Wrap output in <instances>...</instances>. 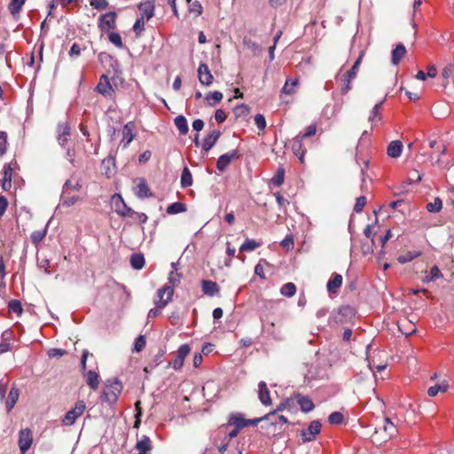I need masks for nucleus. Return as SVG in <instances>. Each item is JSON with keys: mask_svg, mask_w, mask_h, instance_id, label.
I'll use <instances>...</instances> for the list:
<instances>
[{"mask_svg": "<svg viewBox=\"0 0 454 454\" xmlns=\"http://www.w3.org/2000/svg\"><path fill=\"white\" fill-rule=\"evenodd\" d=\"M86 383L93 390H96L99 386V375L95 371L90 370L85 373Z\"/></svg>", "mask_w": 454, "mask_h": 454, "instance_id": "obj_24", "label": "nucleus"}, {"mask_svg": "<svg viewBox=\"0 0 454 454\" xmlns=\"http://www.w3.org/2000/svg\"><path fill=\"white\" fill-rule=\"evenodd\" d=\"M403 151V144L399 140H395L389 143L387 148V153L391 158H398Z\"/></svg>", "mask_w": 454, "mask_h": 454, "instance_id": "obj_21", "label": "nucleus"}, {"mask_svg": "<svg viewBox=\"0 0 454 454\" xmlns=\"http://www.w3.org/2000/svg\"><path fill=\"white\" fill-rule=\"evenodd\" d=\"M454 74V67L452 65L446 66L442 71V76L444 80L443 86H447L450 82V79L453 77Z\"/></svg>", "mask_w": 454, "mask_h": 454, "instance_id": "obj_42", "label": "nucleus"}, {"mask_svg": "<svg viewBox=\"0 0 454 454\" xmlns=\"http://www.w3.org/2000/svg\"><path fill=\"white\" fill-rule=\"evenodd\" d=\"M133 128L134 125L132 122L127 123L122 129V140L123 147H127L129 144L132 141L133 135Z\"/></svg>", "mask_w": 454, "mask_h": 454, "instance_id": "obj_23", "label": "nucleus"}, {"mask_svg": "<svg viewBox=\"0 0 454 454\" xmlns=\"http://www.w3.org/2000/svg\"><path fill=\"white\" fill-rule=\"evenodd\" d=\"M239 158L238 150H231L221 155L216 161V168L220 171H223L230 163Z\"/></svg>", "mask_w": 454, "mask_h": 454, "instance_id": "obj_9", "label": "nucleus"}, {"mask_svg": "<svg viewBox=\"0 0 454 454\" xmlns=\"http://www.w3.org/2000/svg\"><path fill=\"white\" fill-rule=\"evenodd\" d=\"M298 85V79L291 80L286 79L284 87L282 88V92L287 95H292L295 92V88Z\"/></svg>", "mask_w": 454, "mask_h": 454, "instance_id": "obj_39", "label": "nucleus"}, {"mask_svg": "<svg viewBox=\"0 0 454 454\" xmlns=\"http://www.w3.org/2000/svg\"><path fill=\"white\" fill-rule=\"evenodd\" d=\"M68 54L71 58H75V57L80 56V54H81L80 45L76 43H73Z\"/></svg>", "mask_w": 454, "mask_h": 454, "instance_id": "obj_64", "label": "nucleus"}, {"mask_svg": "<svg viewBox=\"0 0 454 454\" xmlns=\"http://www.w3.org/2000/svg\"><path fill=\"white\" fill-rule=\"evenodd\" d=\"M248 112H249V108L245 104H240V105L237 106L234 109V113L237 117L246 115L248 114Z\"/></svg>", "mask_w": 454, "mask_h": 454, "instance_id": "obj_59", "label": "nucleus"}, {"mask_svg": "<svg viewBox=\"0 0 454 454\" xmlns=\"http://www.w3.org/2000/svg\"><path fill=\"white\" fill-rule=\"evenodd\" d=\"M295 397H296L297 403L300 405L301 410L303 412L308 413V412L313 411L315 405H314L312 400L309 396L298 394V395H296Z\"/></svg>", "mask_w": 454, "mask_h": 454, "instance_id": "obj_16", "label": "nucleus"}, {"mask_svg": "<svg viewBox=\"0 0 454 454\" xmlns=\"http://www.w3.org/2000/svg\"><path fill=\"white\" fill-rule=\"evenodd\" d=\"M201 288L205 294L208 296H215L220 291L219 286L217 283L211 280H202Z\"/></svg>", "mask_w": 454, "mask_h": 454, "instance_id": "obj_18", "label": "nucleus"}, {"mask_svg": "<svg viewBox=\"0 0 454 454\" xmlns=\"http://www.w3.org/2000/svg\"><path fill=\"white\" fill-rule=\"evenodd\" d=\"M187 210V207L183 202H174L168 206L166 212L168 215H176L180 213H184Z\"/></svg>", "mask_w": 454, "mask_h": 454, "instance_id": "obj_30", "label": "nucleus"}, {"mask_svg": "<svg viewBox=\"0 0 454 454\" xmlns=\"http://www.w3.org/2000/svg\"><path fill=\"white\" fill-rule=\"evenodd\" d=\"M90 4L96 10L102 11L107 8V0H90Z\"/></svg>", "mask_w": 454, "mask_h": 454, "instance_id": "obj_52", "label": "nucleus"}, {"mask_svg": "<svg viewBox=\"0 0 454 454\" xmlns=\"http://www.w3.org/2000/svg\"><path fill=\"white\" fill-rule=\"evenodd\" d=\"M437 148H438V150H439V152H440V154H439V155H437L436 157H434V154H432V155L430 156V159H431V161H432V164H433V165H434V164H438V163L440 162V160H441V155L444 154V153H445V152H446V147H445V145H442H442H439L437 146Z\"/></svg>", "mask_w": 454, "mask_h": 454, "instance_id": "obj_58", "label": "nucleus"}, {"mask_svg": "<svg viewBox=\"0 0 454 454\" xmlns=\"http://www.w3.org/2000/svg\"><path fill=\"white\" fill-rule=\"evenodd\" d=\"M442 277V273L437 266H434L431 268L429 271V275L426 276L424 278V282H431L434 281L437 278Z\"/></svg>", "mask_w": 454, "mask_h": 454, "instance_id": "obj_46", "label": "nucleus"}, {"mask_svg": "<svg viewBox=\"0 0 454 454\" xmlns=\"http://www.w3.org/2000/svg\"><path fill=\"white\" fill-rule=\"evenodd\" d=\"M291 149L294 154L298 157L301 162H303L305 151L302 149V139L300 136H296L291 141Z\"/></svg>", "mask_w": 454, "mask_h": 454, "instance_id": "obj_15", "label": "nucleus"}, {"mask_svg": "<svg viewBox=\"0 0 454 454\" xmlns=\"http://www.w3.org/2000/svg\"><path fill=\"white\" fill-rule=\"evenodd\" d=\"M269 420H270V423L272 425H284L288 422L287 419L283 415H277L275 413V416H272Z\"/></svg>", "mask_w": 454, "mask_h": 454, "instance_id": "obj_60", "label": "nucleus"}, {"mask_svg": "<svg viewBox=\"0 0 454 454\" xmlns=\"http://www.w3.org/2000/svg\"><path fill=\"white\" fill-rule=\"evenodd\" d=\"M155 0H145L144 2V17L150 20L154 15Z\"/></svg>", "mask_w": 454, "mask_h": 454, "instance_id": "obj_36", "label": "nucleus"}, {"mask_svg": "<svg viewBox=\"0 0 454 454\" xmlns=\"http://www.w3.org/2000/svg\"><path fill=\"white\" fill-rule=\"evenodd\" d=\"M272 416H275V412H269L268 414L264 415L261 418H256L253 419H246V427L253 426L256 427L260 422L263 420H269Z\"/></svg>", "mask_w": 454, "mask_h": 454, "instance_id": "obj_47", "label": "nucleus"}, {"mask_svg": "<svg viewBox=\"0 0 454 454\" xmlns=\"http://www.w3.org/2000/svg\"><path fill=\"white\" fill-rule=\"evenodd\" d=\"M363 57H364V51H361L360 54H359V57L357 58V59L355 61L354 65L352 66V67L347 71L346 73L348 74V77H351V78H356V71L357 69L359 68V66L361 64V61L363 59Z\"/></svg>", "mask_w": 454, "mask_h": 454, "instance_id": "obj_48", "label": "nucleus"}, {"mask_svg": "<svg viewBox=\"0 0 454 454\" xmlns=\"http://www.w3.org/2000/svg\"><path fill=\"white\" fill-rule=\"evenodd\" d=\"M258 388V395L262 403L264 405H270L271 403V399L266 383L264 381H260Z\"/></svg>", "mask_w": 454, "mask_h": 454, "instance_id": "obj_19", "label": "nucleus"}, {"mask_svg": "<svg viewBox=\"0 0 454 454\" xmlns=\"http://www.w3.org/2000/svg\"><path fill=\"white\" fill-rule=\"evenodd\" d=\"M447 390V386L436 384L434 386L430 387L427 389V394L429 396L434 397L439 392H445Z\"/></svg>", "mask_w": 454, "mask_h": 454, "instance_id": "obj_50", "label": "nucleus"}, {"mask_svg": "<svg viewBox=\"0 0 454 454\" xmlns=\"http://www.w3.org/2000/svg\"><path fill=\"white\" fill-rule=\"evenodd\" d=\"M355 78L348 77V74L345 73L340 78V94H347L351 89L350 83Z\"/></svg>", "mask_w": 454, "mask_h": 454, "instance_id": "obj_34", "label": "nucleus"}, {"mask_svg": "<svg viewBox=\"0 0 454 454\" xmlns=\"http://www.w3.org/2000/svg\"><path fill=\"white\" fill-rule=\"evenodd\" d=\"M189 11L196 13L197 16L201 15L203 12V7L199 1H194L190 4Z\"/></svg>", "mask_w": 454, "mask_h": 454, "instance_id": "obj_56", "label": "nucleus"}, {"mask_svg": "<svg viewBox=\"0 0 454 454\" xmlns=\"http://www.w3.org/2000/svg\"><path fill=\"white\" fill-rule=\"evenodd\" d=\"M81 185L78 181L67 180L63 186V193L67 194L71 191H78Z\"/></svg>", "mask_w": 454, "mask_h": 454, "instance_id": "obj_44", "label": "nucleus"}, {"mask_svg": "<svg viewBox=\"0 0 454 454\" xmlns=\"http://www.w3.org/2000/svg\"><path fill=\"white\" fill-rule=\"evenodd\" d=\"M47 234V226L42 230L35 231L31 233L30 239L34 245H38Z\"/></svg>", "mask_w": 454, "mask_h": 454, "instance_id": "obj_37", "label": "nucleus"}, {"mask_svg": "<svg viewBox=\"0 0 454 454\" xmlns=\"http://www.w3.org/2000/svg\"><path fill=\"white\" fill-rule=\"evenodd\" d=\"M33 442L32 432L29 428H25L20 431L19 434V447L22 454H24Z\"/></svg>", "mask_w": 454, "mask_h": 454, "instance_id": "obj_8", "label": "nucleus"}, {"mask_svg": "<svg viewBox=\"0 0 454 454\" xmlns=\"http://www.w3.org/2000/svg\"><path fill=\"white\" fill-rule=\"evenodd\" d=\"M406 54V49L403 44H398L396 47L392 51V56H391V61L394 65H397L400 60L404 57Z\"/></svg>", "mask_w": 454, "mask_h": 454, "instance_id": "obj_26", "label": "nucleus"}, {"mask_svg": "<svg viewBox=\"0 0 454 454\" xmlns=\"http://www.w3.org/2000/svg\"><path fill=\"white\" fill-rule=\"evenodd\" d=\"M317 126L315 124H311L306 128L305 132L302 135H299L301 139L310 137L316 134Z\"/></svg>", "mask_w": 454, "mask_h": 454, "instance_id": "obj_61", "label": "nucleus"}, {"mask_svg": "<svg viewBox=\"0 0 454 454\" xmlns=\"http://www.w3.org/2000/svg\"><path fill=\"white\" fill-rule=\"evenodd\" d=\"M321 423L318 420H313L310 422L307 429L301 432L302 441L304 442H311L320 433Z\"/></svg>", "mask_w": 454, "mask_h": 454, "instance_id": "obj_5", "label": "nucleus"}, {"mask_svg": "<svg viewBox=\"0 0 454 454\" xmlns=\"http://www.w3.org/2000/svg\"><path fill=\"white\" fill-rule=\"evenodd\" d=\"M97 90L99 93L103 94L104 96H110L112 94L114 90L106 75L103 74L100 77L99 82L97 85Z\"/></svg>", "mask_w": 454, "mask_h": 454, "instance_id": "obj_20", "label": "nucleus"}, {"mask_svg": "<svg viewBox=\"0 0 454 454\" xmlns=\"http://www.w3.org/2000/svg\"><path fill=\"white\" fill-rule=\"evenodd\" d=\"M280 245L287 250L294 247V238L292 235H287L280 243Z\"/></svg>", "mask_w": 454, "mask_h": 454, "instance_id": "obj_63", "label": "nucleus"}, {"mask_svg": "<svg viewBox=\"0 0 454 454\" xmlns=\"http://www.w3.org/2000/svg\"><path fill=\"white\" fill-rule=\"evenodd\" d=\"M110 205L111 208L120 215L126 216L133 214L132 209L126 205L122 197L118 193L112 196Z\"/></svg>", "mask_w": 454, "mask_h": 454, "instance_id": "obj_2", "label": "nucleus"}, {"mask_svg": "<svg viewBox=\"0 0 454 454\" xmlns=\"http://www.w3.org/2000/svg\"><path fill=\"white\" fill-rule=\"evenodd\" d=\"M254 123L261 131L264 130L266 128V120L264 116L261 114H255Z\"/></svg>", "mask_w": 454, "mask_h": 454, "instance_id": "obj_57", "label": "nucleus"}, {"mask_svg": "<svg viewBox=\"0 0 454 454\" xmlns=\"http://www.w3.org/2000/svg\"><path fill=\"white\" fill-rule=\"evenodd\" d=\"M78 200H79V197L77 195H71L70 192H68L67 194H64L62 192L61 201H62V205L65 207L73 206L76 201H78Z\"/></svg>", "mask_w": 454, "mask_h": 454, "instance_id": "obj_41", "label": "nucleus"}, {"mask_svg": "<svg viewBox=\"0 0 454 454\" xmlns=\"http://www.w3.org/2000/svg\"><path fill=\"white\" fill-rule=\"evenodd\" d=\"M367 199L365 196H360L356 198V204L354 206V211L356 213H360L363 211L364 206L366 205Z\"/></svg>", "mask_w": 454, "mask_h": 454, "instance_id": "obj_53", "label": "nucleus"}, {"mask_svg": "<svg viewBox=\"0 0 454 454\" xmlns=\"http://www.w3.org/2000/svg\"><path fill=\"white\" fill-rule=\"evenodd\" d=\"M192 176L190 169L187 167H184L182 174H181V186L183 188H187L192 185Z\"/></svg>", "mask_w": 454, "mask_h": 454, "instance_id": "obj_31", "label": "nucleus"}, {"mask_svg": "<svg viewBox=\"0 0 454 454\" xmlns=\"http://www.w3.org/2000/svg\"><path fill=\"white\" fill-rule=\"evenodd\" d=\"M190 352L191 347L189 344L185 343L181 345L175 355V358L169 363L170 366L176 371L180 370L184 365L185 357Z\"/></svg>", "mask_w": 454, "mask_h": 454, "instance_id": "obj_3", "label": "nucleus"}, {"mask_svg": "<svg viewBox=\"0 0 454 454\" xmlns=\"http://www.w3.org/2000/svg\"><path fill=\"white\" fill-rule=\"evenodd\" d=\"M199 81L203 85H210L213 82V75L204 63H200L198 68Z\"/></svg>", "mask_w": 454, "mask_h": 454, "instance_id": "obj_10", "label": "nucleus"}, {"mask_svg": "<svg viewBox=\"0 0 454 454\" xmlns=\"http://www.w3.org/2000/svg\"><path fill=\"white\" fill-rule=\"evenodd\" d=\"M175 125L180 135H186L189 130L188 123L184 115H178L174 120Z\"/></svg>", "mask_w": 454, "mask_h": 454, "instance_id": "obj_28", "label": "nucleus"}, {"mask_svg": "<svg viewBox=\"0 0 454 454\" xmlns=\"http://www.w3.org/2000/svg\"><path fill=\"white\" fill-rule=\"evenodd\" d=\"M262 246V242L246 239L239 247L240 252H252Z\"/></svg>", "mask_w": 454, "mask_h": 454, "instance_id": "obj_29", "label": "nucleus"}, {"mask_svg": "<svg viewBox=\"0 0 454 454\" xmlns=\"http://www.w3.org/2000/svg\"><path fill=\"white\" fill-rule=\"evenodd\" d=\"M229 426H234V427L238 429H242L246 427V419L244 418L242 413L234 412L230 414L227 424L223 425V427H227Z\"/></svg>", "mask_w": 454, "mask_h": 454, "instance_id": "obj_11", "label": "nucleus"}, {"mask_svg": "<svg viewBox=\"0 0 454 454\" xmlns=\"http://www.w3.org/2000/svg\"><path fill=\"white\" fill-rule=\"evenodd\" d=\"M383 431L386 433V436H384L385 441L390 439L396 434V427L388 418H385L384 419Z\"/></svg>", "mask_w": 454, "mask_h": 454, "instance_id": "obj_27", "label": "nucleus"}, {"mask_svg": "<svg viewBox=\"0 0 454 454\" xmlns=\"http://www.w3.org/2000/svg\"><path fill=\"white\" fill-rule=\"evenodd\" d=\"M285 180V168L283 167H278L275 175L270 179L271 184L274 186H280L283 184Z\"/></svg>", "mask_w": 454, "mask_h": 454, "instance_id": "obj_35", "label": "nucleus"}, {"mask_svg": "<svg viewBox=\"0 0 454 454\" xmlns=\"http://www.w3.org/2000/svg\"><path fill=\"white\" fill-rule=\"evenodd\" d=\"M181 275L177 273L176 271L171 270L168 275V286H177L180 282Z\"/></svg>", "mask_w": 454, "mask_h": 454, "instance_id": "obj_54", "label": "nucleus"}, {"mask_svg": "<svg viewBox=\"0 0 454 454\" xmlns=\"http://www.w3.org/2000/svg\"><path fill=\"white\" fill-rule=\"evenodd\" d=\"M25 4V0H12L9 4V11L13 18L17 19L19 16L22 6Z\"/></svg>", "mask_w": 454, "mask_h": 454, "instance_id": "obj_33", "label": "nucleus"}, {"mask_svg": "<svg viewBox=\"0 0 454 454\" xmlns=\"http://www.w3.org/2000/svg\"><path fill=\"white\" fill-rule=\"evenodd\" d=\"M130 264L135 270L142 269V254H134L130 258Z\"/></svg>", "mask_w": 454, "mask_h": 454, "instance_id": "obj_51", "label": "nucleus"}, {"mask_svg": "<svg viewBox=\"0 0 454 454\" xmlns=\"http://www.w3.org/2000/svg\"><path fill=\"white\" fill-rule=\"evenodd\" d=\"M426 207L430 213H438L442 208V201L440 198H435L433 202L427 203Z\"/></svg>", "mask_w": 454, "mask_h": 454, "instance_id": "obj_40", "label": "nucleus"}, {"mask_svg": "<svg viewBox=\"0 0 454 454\" xmlns=\"http://www.w3.org/2000/svg\"><path fill=\"white\" fill-rule=\"evenodd\" d=\"M109 41L118 48L122 47L121 37L118 33L112 32L108 35Z\"/></svg>", "mask_w": 454, "mask_h": 454, "instance_id": "obj_55", "label": "nucleus"}, {"mask_svg": "<svg viewBox=\"0 0 454 454\" xmlns=\"http://www.w3.org/2000/svg\"><path fill=\"white\" fill-rule=\"evenodd\" d=\"M7 136L5 132L0 131V156L6 152Z\"/></svg>", "mask_w": 454, "mask_h": 454, "instance_id": "obj_62", "label": "nucleus"}, {"mask_svg": "<svg viewBox=\"0 0 454 454\" xmlns=\"http://www.w3.org/2000/svg\"><path fill=\"white\" fill-rule=\"evenodd\" d=\"M223 93L220 91L209 92L206 95L205 100L207 104L210 106H215L217 103H219L223 99Z\"/></svg>", "mask_w": 454, "mask_h": 454, "instance_id": "obj_32", "label": "nucleus"}, {"mask_svg": "<svg viewBox=\"0 0 454 454\" xmlns=\"http://www.w3.org/2000/svg\"><path fill=\"white\" fill-rule=\"evenodd\" d=\"M174 294V289L172 286H167L160 288L158 290V297L160 307H165L168 302L172 299Z\"/></svg>", "mask_w": 454, "mask_h": 454, "instance_id": "obj_13", "label": "nucleus"}, {"mask_svg": "<svg viewBox=\"0 0 454 454\" xmlns=\"http://www.w3.org/2000/svg\"><path fill=\"white\" fill-rule=\"evenodd\" d=\"M58 142L61 146L68 141L70 137V127L67 122L59 123L57 127Z\"/></svg>", "mask_w": 454, "mask_h": 454, "instance_id": "obj_12", "label": "nucleus"}, {"mask_svg": "<svg viewBox=\"0 0 454 454\" xmlns=\"http://www.w3.org/2000/svg\"><path fill=\"white\" fill-rule=\"evenodd\" d=\"M8 309L10 311L16 313L18 316H20L23 312L21 303L18 300H11L8 303Z\"/></svg>", "mask_w": 454, "mask_h": 454, "instance_id": "obj_45", "label": "nucleus"}, {"mask_svg": "<svg viewBox=\"0 0 454 454\" xmlns=\"http://www.w3.org/2000/svg\"><path fill=\"white\" fill-rule=\"evenodd\" d=\"M85 408V403L83 401H78L75 403L74 408L67 412L63 419V423L67 426L73 425L76 419L83 413Z\"/></svg>", "mask_w": 454, "mask_h": 454, "instance_id": "obj_4", "label": "nucleus"}, {"mask_svg": "<svg viewBox=\"0 0 454 454\" xmlns=\"http://www.w3.org/2000/svg\"><path fill=\"white\" fill-rule=\"evenodd\" d=\"M19 395H20L19 389L16 387H12L8 394V396H7V399L5 402L7 412H10L12 411V409L14 407V405L16 404L18 398H19Z\"/></svg>", "mask_w": 454, "mask_h": 454, "instance_id": "obj_22", "label": "nucleus"}, {"mask_svg": "<svg viewBox=\"0 0 454 454\" xmlns=\"http://www.w3.org/2000/svg\"><path fill=\"white\" fill-rule=\"evenodd\" d=\"M221 136V132L219 130L214 129L212 130L204 139L202 144V150L205 152H208L217 142L218 138Z\"/></svg>", "mask_w": 454, "mask_h": 454, "instance_id": "obj_14", "label": "nucleus"}, {"mask_svg": "<svg viewBox=\"0 0 454 454\" xmlns=\"http://www.w3.org/2000/svg\"><path fill=\"white\" fill-rule=\"evenodd\" d=\"M296 293V286L294 283L289 282L283 285L280 288V294L286 297H293Z\"/></svg>", "mask_w": 454, "mask_h": 454, "instance_id": "obj_38", "label": "nucleus"}, {"mask_svg": "<svg viewBox=\"0 0 454 454\" xmlns=\"http://www.w3.org/2000/svg\"><path fill=\"white\" fill-rule=\"evenodd\" d=\"M342 284V276L340 274H333L327 283V290L330 293H336Z\"/></svg>", "mask_w": 454, "mask_h": 454, "instance_id": "obj_25", "label": "nucleus"}, {"mask_svg": "<svg viewBox=\"0 0 454 454\" xmlns=\"http://www.w3.org/2000/svg\"><path fill=\"white\" fill-rule=\"evenodd\" d=\"M121 390L122 385L119 380H107L103 389L101 400L109 404H113L117 401Z\"/></svg>", "mask_w": 454, "mask_h": 454, "instance_id": "obj_1", "label": "nucleus"}, {"mask_svg": "<svg viewBox=\"0 0 454 454\" xmlns=\"http://www.w3.org/2000/svg\"><path fill=\"white\" fill-rule=\"evenodd\" d=\"M243 43L245 47L251 51L254 54H258L261 51V48L257 43L252 41L251 39L244 38Z\"/></svg>", "mask_w": 454, "mask_h": 454, "instance_id": "obj_43", "label": "nucleus"}, {"mask_svg": "<svg viewBox=\"0 0 454 454\" xmlns=\"http://www.w3.org/2000/svg\"><path fill=\"white\" fill-rule=\"evenodd\" d=\"M328 421L332 425H340L343 422V415L339 411L332 412L328 417Z\"/></svg>", "mask_w": 454, "mask_h": 454, "instance_id": "obj_49", "label": "nucleus"}, {"mask_svg": "<svg viewBox=\"0 0 454 454\" xmlns=\"http://www.w3.org/2000/svg\"><path fill=\"white\" fill-rule=\"evenodd\" d=\"M116 13L109 12L102 14L98 20V27L102 31H107L115 27Z\"/></svg>", "mask_w": 454, "mask_h": 454, "instance_id": "obj_7", "label": "nucleus"}, {"mask_svg": "<svg viewBox=\"0 0 454 454\" xmlns=\"http://www.w3.org/2000/svg\"><path fill=\"white\" fill-rule=\"evenodd\" d=\"M383 103L384 100H381L380 102L377 103L371 110L368 121L371 122L372 127L377 126L381 122V114L380 111Z\"/></svg>", "mask_w": 454, "mask_h": 454, "instance_id": "obj_17", "label": "nucleus"}, {"mask_svg": "<svg viewBox=\"0 0 454 454\" xmlns=\"http://www.w3.org/2000/svg\"><path fill=\"white\" fill-rule=\"evenodd\" d=\"M107 119L114 121L115 120V123L107 125V135L110 137V140H114L117 132L120 131L121 123H120V116L115 111H108L106 114Z\"/></svg>", "mask_w": 454, "mask_h": 454, "instance_id": "obj_6", "label": "nucleus"}]
</instances>
